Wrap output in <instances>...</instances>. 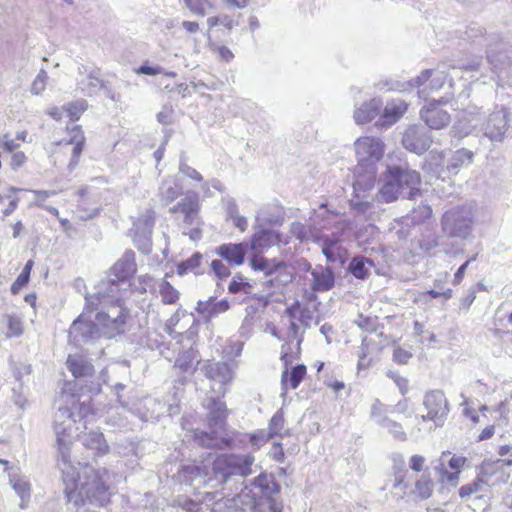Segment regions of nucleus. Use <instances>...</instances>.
<instances>
[{"mask_svg": "<svg viewBox=\"0 0 512 512\" xmlns=\"http://www.w3.org/2000/svg\"><path fill=\"white\" fill-rule=\"evenodd\" d=\"M54 431L58 449V468L64 476L66 484L65 494L69 503L74 505L92 504L104 506L109 501L107 469H95L85 466L81 472L77 471L71 459L70 448L77 435L76 414L69 406L59 407L54 416Z\"/></svg>", "mask_w": 512, "mask_h": 512, "instance_id": "nucleus-1", "label": "nucleus"}, {"mask_svg": "<svg viewBox=\"0 0 512 512\" xmlns=\"http://www.w3.org/2000/svg\"><path fill=\"white\" fill-rule=\"evenodd\" d=\"M281 486L272 474L260 473L250 486H245L232 498L217 500L213 512H282V503L273 496Z\"/></svg>", "mask_w": 512, "mask_h": 512, "instance_id": "nucleus-2", "label": "nucleus"}, {"mask_svg": "<svg viewBox=\"0 0 512 512\" xmlns=\"http://www.w3.org/2000/svg\"><path fill=\"white\" fill-rule=\"evenodd\" d=\"M87 310L95 313L94 319L102 338L111 339L128 330L129 311L122 304V293L118 285L112 283L110 292L99 289L97 293L85 297Z\"/></svg>", "mask_w": 512, "mask_h": 512, "instance_id": "nucleus-3", "label": "nucleus"}, {"mask_svg": "<svg viewBox=\"0 0 512 512\" xmlns=\"http://www.w3.org/2000/svg\"><path fill=\"white\" fill-rule=\"evenodd\" d=\"M476 211L470 204L451 207L446 210L440 221L441 230L448 238L468 240L474 230Z\"/></svg>", "mask_w": 512, "mask_h": 512, "instance_id": "nucleus-4", "label": "nucleus"}, {"mask_svg": "<svg viewBox=\"0 0 512 512\" xmlns=\"http://www.w3.org/2000/svg\"><path fill=\"white\" fill-rule=\"evenodd\" d=\"M255 457L250 453H225L212 461L214 478L223 483L232 476L247 477L254 472Z\"/></svg>", "mask_w": 512, "mask_h": 512, "instance_id": "nucleus-5", "label": "nucleus"}, {"mask_svg": "<svg viewBox=\"0 0 512 512\" xmlns=\"http://www.w3.org/2000/svg\"><path fill=\"white\" fill-rule=\"evenodd\" d=\"M485 40L487 42V61L491 65L493 73L497 75V84L500 85L499 81L509 76L512 71L509 47L497 35H489Z\"/></svg>", "mask_w": 512, "mask_h": 512, "instance_id": "nucleus-6", "label": "nucleus"}, {"mask_svg": "<svg viewBox=\"0 0 512 512\" xmlns=\"http://www.w3.org/2000/svg\"><path fill=\"white\" fill-rule=\"evenodd\" d=\"M510 113L507 108L496 106L495 109L480 121V129L492 142H502L510 128Z\"/></svg>", "mask_w": 512, "mask_h": 512, "instance_id": "nucleus-7", "label": "nucleus"}, {"mask_svg": "<svg viewBox=\"0 0 512 512\" xmlns=\"http://www.w3.org/2000/svg\"><path fill=\"white\" fill-rule=\"evenodd\" d=\"M91 310H87V305L82 314L73 321L69 329V341L78 346L88 341L102 338L96 321L89 319Z\"/></svg>", "mask_w": 512, "mask_h": 512, "instance_id": "nucleus-8", "label": "nucleus"}, {"mask_svg": "<svg viewBox=\"0 0 512 512\" xmlns=\"http://www.w3.org/2000/svg\"><path fill=\"white\" fill-rule=\"evenodd\" d=\"M203 371L205 376L213 382L211 390L217 394V397H223L234 378L231 367L224 362H208L204 365Z\"/></svg>", "mask_w": 512, "mask_h": 512, "instance_id": "nucleus-9", "label": "nucleus"}, {"mask_svg": "<svg viewBox=\"0 0 512 512\" xmlns=\"http://www.w3.org/2000/svg\"><path fill=\"white\" fill-rule=\"evenodd\" d=\"M155 224V212L147 209L137 220L133 222V239L137 248L149 254L152 247V232Z\"/></svg>", "mask_w": 512, "mask_h": 512, "instance_id": "nucleus-10", "label": "nucleus"}, {"mask_svg": "<svg viewBox=\"0 0 512 512\" xmlns=\"http://www.w3.org/2000/svg\"><path fill=\"white\" fill-rule=\"evenodd\" d=\"M354 147L359 165L369 166L372 164L376 166L384 153V144L377 137H359L355 141Z\"/></svg>", "mask_w": 512, "mask_h": 512, "instance_id": "nucleus-11", "label": "nucleus"}, {"mask_svg": "<svg viewBox=\"0 0 512 512\" xmlns=\"http://www.w3.org/2000/svg\"><path fill=\"white\" fill-rule=\"evenodd\" d=\"M136 270L135 253L131 250L126 251L111 268V276L113 277L103 283L99 289L110 292V285L115 283L118 285V289L121 292L120 285L126 284L130 277L135 274Z\"/></svg>", "mask_w": 512, "mask_h": 512, "instance_id": "nucleus-12", "label": "nucleus"}, {"mask_svg": "<svg viewBox=\"0 0 512 512\" xmlns=\"http://www.w3.org/2000/svg\"><path fill=\"white\" fill-rule=\"evenodd\" d=\"M424 405L427 409V415H423L422 419L431 420L436 426H442L449 412L445 394L441 390L427 392L424 397Z\"/></svg>", "mask_w": 512, "mask_h": 512, "instance_id": "nucleus-13", "label": "nucleus"}, {"mask_svg": "<svg viewBox=\"0 0 512 512\" xmlns=\"http://www.w3.org/2000/svg\"><path fill=\"white\" fill-rule=\"evenodd\" d=\"M431 142L429 131L421 125L408 127L402 139L403 146L418 155L425 153L430 148Z\"/></svg>", "mask_w": 512, "mask_h": 512, "instance_id": "nucleus-14", "label": "nucleus"}, {"mask_svg": "<svg viewBox=\"0 0 512 512\" xmlns=\"http://www.w3.org/2000/svg\"><path fill=\"white\" fill-rule=\"evenodd\" d=\"M199 211V195L195 191H188L184 198L169 209L170 213H181L185 225L198 224Z\"/></svg>", "mask_w": 512, "mask_h": 512, "instance_id": "nucleus-15", "label": "nucleus"}, {"mask_svg": "<svg viewBox=\"0 0 512 512\" xmlns=\"http://www.w3.org/2000/svg\"><path fill=\"white\" fill-rule=\"evenodd\" d=\"M79 78H77V87L87 96H94L104 87V81L100 79V69L81 65L78 67Z\"/></svg>", "mask_w": 512, "mask_h": 512, "instance_id": "nucleus-16", "label": "nucleus"}, {"mask_svg": "<svg viewBox=\"0 0 512 512\" xmlns=\"http://www.w3.org/2000/svg\"><path fill=\"white\" fill-rule=\"evenodd\" d=\"M0 464L5 466V471H9V484L11 485L16 495L20 498L19 507L21 509L27 508L30 502L32 492L31 483L29 479L16 471H10L11 468L9 466L8 461L0 459Z\"/></svg>", "mask_w": 512, "mask_h": 512, "instance_id": "nucleus-17", "label": "nucleus"}, {"mask_svg": "<svg viewBox=\"0 0 512 512\" xmlns=\"http://www.w3.org/2000/svg\"><path fill=\"white\" fill-rule=\"evenodd\" d=\"M391 170L403 190V198L412 199L419 194L420 174L417 171L400 166H393Z\"/></svg>", "mask_w": 512, "mask_h": 512, "instance_id": "nucleus-18", "label": "nucleus"}, {"mask_svg": "<svg viewBox=\"0 0 512 512\" xmlns=\"http://www.w3.org/2000/svg\"><path fill=\"white\" fill-rule=\"evenodd\" d=\"M376 166L370 164L369 166L359 165L354 170V183H353V194L366 195V192L373 189L376 181Z\"/></svg>", "mask_w": 512, "mask_h": 512, "instance_id": "nucleus-19", "label": "nucleus"}, {"mask_svg": "<svg viewBox=\"0 0 512 512\" xmlns=\"http://www.w3.org/2000/svg\"><path fill=\"white\" fill-rule=\"evenodd\" d=\"M501 460L496 461H484L479 469L477 477L486 486H497L506 482V474L502 469Z\"/></svg>", "mask_w": 512, "mask_h": 512, "instance_id": "nucleus-20", "label": "nucleus"}, {"mask_svg": "<svg viewBox=\"0 0 512 512\" xmlns=\"http://www.w3.org/2000/svg\"><path fill=\"white\" fill-rule=\"evenodd\" d=\"M250 266L255 271L263 272L266 276L278 274L284 276L282 282L288 283L292 281V274L286 273V264L284 262L270 261L262 256L255 255L250 260Z\"/></svg>", "mask_w": 512, "mask_h": 512, "instance_id": "nucleus-21", "label": "nucleus"}, {"mask_svg": "<svg viewBox=\"0 0 512 512\" xmlns=\"http://www.w3.org/2000/svg\"><path fill=\"white\" fill-rule=\"evenodd\" d=\"M421 118L431 129H441L450 123V115L437 103H430L421 110Z\"/></svg>", "mask_w": 512, "mask_h": 512, "instance_id": "nucleus-22", "label": "nucleus"}, {"mask_svg": "<svg viewBox=\"0 0 512 512\" xmlns=\"http://www.w3.org/2000/svg\"><path fill=\"white\" fill-rule=\"evenodd\" d=\"M399 182H397L391 167H388L387 172L384 176V183L376 195L378 202L390 203L403 197V190L400 189Z\"/></svg>", "mask_w": 512, "mask_h": 512, "instance_id": "nucleus-23", "label": "nucleus"}, {"mask_svg": "<svg viewBox=\"0 0 512 512\" xmlns=\"http://www.w3.org/2000/svg\"><path fill=\"white\" fill-rule=\"evenodd\" d=\"M481 112L479 109H475L474 112H469L463 118L459 119L452 127L450 133L457 139H462L471 134L482 120Z\"/></svg>", "mask_w": 512, "mask_h": 512, "instance_id": "nucleus-24", "label": "nucleus"}, {"mask_svg": "<svg viewBox=\"0 0 512 512\" xmlns=\"http://www.w3.org/2000/svg\"><path fill=\"white\" fill-rule=\"evenodd\" d=\"M311 289L323 293L331 290L335 284V275L330 267L317 266L311 271Z\"/></svg>", "mask_w": 512, "mask_h": 512, "instance_id": "nucleus-25", "label": "nucleus"}, {"mask_svg": "<svg viewBox=\"0 0 512 512\" xmlns=\"http://www.w3.org/2000/svg\"><path fill=\"white\" fill-rule=\"evenodd\" d=\"M247 246L246 243L222 244L216 248L215 253L230 265H241L244 262Z\"/></svg>", "mask_w": 512, "mask_h": 512, "instance_id": "nucleus-26", "label": "nucleus"}, {"mask_svg": "<svg viewBox=\"0 0 512 512\" xmlns=\"http://www.w3.org/2000/svg\"><path fill=\"white\" fill-rule=\"evenodd\" d=\"M220 397L212 396L206 404L208 412V424L210 428H221L225 424L228 415L226 404L219 400Z\"/></svg>", "mask_w": 512, "mask_h": 512, "instance_id": "nucleus-27", "label": "nucleus"}, {"mask_svg": "<svg viewBox=\"0 0 512 512\" xmlns=\"http://www.w3.org/2000/svg\"><path fill=\"white\" fill-rule=\"evenodd\" d=\"M194 438L199 445L207 448L224 449L235 447L233 439L218 436L216 431L205 432L196 430L194 432Z\"/></svg>", "mask_w": 512, "mask_h": 512, "instance_id": "nucleus-28", "label": "nucleus"}, {"mask_svg": "<svg viewBox=\"0 0 512 512\" xmlns=\"http://www.w3.org/2000/svg\"><path fill=\"white\" fill-rule=\"evenodd\" d=\"M281 234L272 229H261L254 233L251 240V248L257 252H262L278 243H280Z\"/></svg>", "mask_w": 512, "mask_h": 512, "instance_id": "nucleus-29", "label": "nucleus"}, {"mask_svg": "<svg viewBox=\"0 0 512 512\" xmlns=\"http://www.w3.org/2000/svg\"><path fill=\"white\" fill-rule=\"evenodd\" d=\"M200 363L198 352L192 346L179 352L176 357L174 367L179 369L180 372L192 375Z\"/></svg>", "mask_w": 512, "mask_h": 512, "instance_id": "nucleus-30", "label": "nucleus"}, {"mask_svg": "<svg viewBox=\"0 0 512 512\" xmlns=\"http://www.w3.org/2000/svg\"><path fill=\"white\" fill-rule=\"evenodd\" d=\"M82 445L93 451L94 455H103L108 452L109 446L100 431H89L79 436Z\"/></svg>", "mask_w": 512, "mask_h": 512, "instance_id": "nucleus-31", "label": "nucleus"}, {"mask_svg": "<svg viewBox=\"0 0 512 512\" xmlns=\"http://www.w3.org/2000/svg\"><path fill=\"white\" fill-rule=\"evenodd\" d=\"M68 370L75 378L92 376L94 366L82 355H69L66 361Z\"/></svg>", "mask_w": 512, "mask_h": 512, "instance_id": "nucleus-32", "label": "nucleus"}, {"mask_svg": "<svg viewBox=\"0 0 512 512\" xmlns=\"http://www.w3.org/2000/svg\"><path fill=\"white\" fill-rule=\"evenodd\" d=\"M321 245L322 253L326 257L328 262H336L340 257V245L339 237L332 235H318L317 241H314Z\"/></svg>", "mask_w": 512, "mask_h": 512, "instance_id": "nucleus-33", "label": "nucleus"}, {"mask_svg": "<svg viewBox=\"0 0 512 512\" xmlns=\"http://www.w3.org/2000/svg\"><path fill=\"white\" fill-rule=\"evenodd\" d=\"M287 338L288 342L282 346L281 351V359L283 360L284 364L292 363L293 356H292V347L291 343L293 340H296V352L299 353L300 351V345L303 340V337L299 335V326L294 320H290L288 331H287Z\"/></svg>", "mask_w": 512, "mask_h": 512, "instance_id": "nucleus-34", "label": "nucleus"}, {"mask_svg": "<svg viewBox=\"0 0 512 512\" xmlns=\"http://www.w3.org/2000/svg\"><path fill=\"white\" fill-rule=\"evenodd\" d=\"M382 102L379 99H371L358 107L354 112V119L357 124H365L374 119L380 112Z\"/></svg>", "mask_w": 512, "mask_h": 512, "instance_id": "nucleus-35", "label": "nucleus"}, {"mask_svg": "<svg viewBox=\"0 0 512 512\" xmlns=\"http://www.w3.org/2000/svg\"><path fill=\"white\" fill-rule=\"evenodd\" d=\"M196 309L206 320L209 321L217 315L226 312L229 309V303L224 299L215 302L210 298L207 301H199Z\"/></svg>", "mask_w": 512, "mask_h": 512, "instance_id": "nucleus-36", "label": "nucleus"}, {"mask_svg": "<svg viewBox=\"0 0 512 512\" xmlns=\"http://www.w3.org/2000/svg\"><path fill=\"white\" fill-rule=\"evenodd\" d=\"M289 364H285V366L287 367ZM305 375L306 366L303 364L293 367L290 373L286 368L281 375L282 390L287 391L288 388L293 390L298 388Z\"/></svg>", "mask_w": 512, "mask_h": 512, "instance_id": "nucleus-37", "label": "nucleus"}, {"mask_svg": "<svg viewBox=\"0 0 512 512\" xmlns=\"http://www.w3.org/2000/svg\"><path fill=\"white\" fill-rule=\"evenodd\" d=\"M473 159L474 153L471 150L461 148L452 154L446 169L450 173L457 174L462 167L470 165Z\"/></svg>", "mask_w": 512, "mask_h": 512, "instance_id": "nucleus-38", "label": "nucleus"}, {"mask_svg": "<svg viewBox=\"0 0 512 512\" xmlns=\"http://www.w3.org/2000/svg\"><path fill=\"white\" fill-rule=\"evenodd\" d=\"M182 191V187L178 184L174 177H168L161 183L159 187V197L164 205L174 201Z\"/></svg>", "mask_w": 512, "mask_h": 512, "instance_id": "nucleus-39", "label": "nucleus"}, {"mask_svg": "<svg viewBox=\"0 0 512 512\" xmlns=\"http://www.w3.org/2000/svg\"><path fill=\"white\" fill-rule=\"evenodd\" d=\"M407 104L403 100H394L384 108L381 125H392L406 112Z\"/></svg>", "mask_w": 512, "mask_h": 512, "instance_id": "nucleus-40", "label": "nucleus"}, {"mask_svg": "<svg viewBox=\"0 0 512 512\" xmlns=\"http://www.w3.org/2000/svg\"><path fill=\"white\" fill-rule=\"evenodd\" d=\"M143 407L145 412H143L141 418L144 421L157 420L166 412L165 403L151 397L145 398Z\"/></svg>", "mask_w": 512, "mask_h": 512, "instance_id": "nucleus-41", "label": "nucleus"}, {"mask_svg": "<svg viewBox=\"0 0 512 512\" xmlns=\"http://www.w3.org/2000/svg\"><path fill=\"white\" fill-rule=\"evenodd\" d=\"M185 477H188L191 481V484L197 482L198 484H207L212 481V477H209V472L207 471V466H198V465H188L183 469Z\"/></svg>", "mask_w": 512, "mask_h": 512, "instance_id": "nucleus-42", "label": "nucleus"}, {"mask_svg": "<svg viewBox=\"0 0 512 512\" xmlns=\"http://www.w3.org/2000/svg\"><path fill=\"white\" fill-rule=\"evenodd\" d=\"M372 261L364 257H355L349 263L348 270L358 279H366L370 275Z\"/></svg>", "mask_w": 512, "mask_h": 512, "instance_id": "nucleus-43", "label": "nucleus"}, {"mask_svg": "<svg viewBox=\"0 0 512 512\" xmlns=\"http://www.w3.org/2000/svg\"><path fill=\"white\" fill-rule=\"evenodd\" d=\"M65 397L67 398L66 403H70L72 405L71 408L73 411L78 409L76 416L79 417V421L86 419L89 415L94 413L90 397H85L83 400L79 399L77 400V403L74 395H65Z\"/></svg>", "mask_w": 512, "mask_h": 512, "instance_id": "nucleus-44", "label": "nucleus"}, {"mask_svg": "<svg viewBox=\"0 0 512 512\" xmlns=\"http://www.w3.org/2000/svg\"><path fill=\"white\" fill-rule=\"evenodd\" d=\"M290 233L301 242L317 241L318 233L301 222H293L290 226Z\"/></svg>", "mask_w": 512, "mask_h": 512, "instance_id": "nucleus-45", "label": "nucleus"}, {"mask_svg": "<svg viewBox=\"0 0 512 512\" xmlns=\"http://www.w3.org/2000/svg\"><path fill=\"white\" fill-rule=\"evenodd\" d=\"M433 482L429 476L423 475L415 483V488L412 491L421 500L428 499L433 492Z\"/></svg>", "mask_w": 512, "mask_h": 512, "instance_id": "nucleus-46", "label": "nucleus"}, {"mask_svg": "<svg viewBox=\"0 0 512 512\" xmlns=\"http://www.w3.org/2000/svg\"><path fill=\"white\" fill-rule=\"evenodd\" d=\"M162 302L165 304H175L180 293L168 281L162 280L158 286Z\"/></svg>", "mask_w": 512, "mask_h": 512, "instance_id": "nucleus-47", "label": "nucleus"}, {"mask_svg": "<svg viewBox=\"0 0 512 512\" xmlns=\"http://www.w3.org/2000/svg\"><path fill=\"white\" fill-rule=\"evenodd\" d=\"M72 136L68 141L69 144H73L72 157L73 159H79L80 154L83 151V146L85 142L84 134L80 128V126H74L71 130Z\"/></svg>", "mask_w": 512, "mask_h": 512, "instance_id": "nucleus-48", "label": "nucleus"}, {"mask_svg": "<svg viewBox=\"0 0 512 512\" xmlns=\"http://www.w3.org/2000/svg\"><path fill=\"white\" fill-rule=\"evenodd\" d=\"M202 254L199 252L194 253L190 258L180 262L177 265V273L179 275L187 274L188 272L198 273L197 268L200 266Z\"/></svg>", "mask_w": 512, "mask_h": 512, "instance_id": "nucleus-49", "label": "nucleus"}, {"mask_svg": "<svg viewBox=\"0 0 512 512\" xmlns=\"http://www.w3.org/2000/svg\"><path fill=\"white\" fill-rule=\"evenodd\" d=\"M350 206L358 215H367L371 213L373 204L372 202L366 200V195H358L353 194V197L350 200Z\"/></svg>", "mask_w": 512, "mask_h": 512, "instance_id": "nucleus-50", "label": "nucleus"}, {"mask_svg": "<svg viewBox=\"0 0 512 512\" xmlns=\"http://www.w3.org/2000/svg\"><path fill=\"white\" fill-rule=\"evenodd\" d=\"M377 424L388 430V432L396 439L400 441L406 440V433L403 431L402 426L392 421L389 418H382L377 420Z\"/></svg>", "mask_w": 512, "mask_h": 512, "instance_id": "nucleus-51", "label": "nucleus"}, {"mask_svg": "<svg viewBox=\"0 0 512 512\" xmlns=\"http://www.w3.org/2000/svg\"><path fill=\"white\" fill-rule=\"evenodd\" d=\"M434 69H426L423 70L420 75H418L416 78L410 80L406 84H403L401 86L396 87L395 89L404 91V90H410L412 88H420L423 86L434 74Z\"/></svg>", "mask_w": 512, "mask_h": 512, "instance_id": "nucleus-52", "label": "nucleus"}, {"mask_svg": "<svg viewBox=\"0 0 512 512\" xmlns=\"http://www.w3.org/2000/svg\"><path fill=\"white\" fill-rule=\"evenodd\" d=\"M88 104L85 100H78L72 103H69L67 106L63 107L64 111L67 113L71 121L78 120L80 115L87 109Z\"/></svg>", "mask_w": 512, "mask_h": 512, "instance_id": "nucleus-53", "label": "nucleus"}, {"mask_svg": "<svg viewBox=\"0 0 512 512\" xmlns=\"http://www.w3.org/2000/svg\"><path fill=\"white\" fill-rule=\"evenodd\" d=\"M8 331L6 336L8 338L19 337L23 334L22 321L18 316L6 315Z\"/></svg>", "mask_w": 512, "mask_h": 512, "instance_id": "nucleus-54", "label": "nucleus"}, {"mask_svg": "<svg viewBox=\"0 0 512 512\" xmlns=\"http://www.w3.org/2000/svg\"><path fill=\"white\" fill-rule=\"evenodd\" d=\"M485 491H486V486L477 477L475 481H473L472 483L463 485L459 489V496L461 498H465V497H469L470 495H472L474 493H483Z\"/></svg>", "mask_w": 512, "mask_h": 512, "instance_id": "nucleus-55", "label": "nucleus"}, {"mask_svg": "<svg viewBox=\"0 0 512 512\" xmlns=\"http://www.w3.org/2000/svg\"><path fill=\"white\" fill-rule=\"evenodd\" d=\"M284 428V416L282 411L276 412L270 422L268 427V433L270 434L271 438H273L275 435H280L282 437L281 431Z\"/></svg>", "mask_w": 512, "mask_h": 512, "instance_id": "nucleus-56", "label": "nucleus"}, {"mask_svg": "<svg viewBox=\"0 0 512 512\" xmlns=\"http://www.w3.org/2000/svg\"><path fill=\"white\" fill-rule=\"evenodd\" d=\"M179 172L185 177L190 178L194 181H203V177L201 176V174L196 169L187 164L186 157L184 154H182L180 157Z\"/></svg>", "mask_w": 512, "mask_h": 512, "instance_id": "nucleus-57", "label": "nucleus"}, {"mask_svg": "<svg viewBox=\"0 0 512 512\" xmlns=\"http://www.w3.org/2000/svg\"><path fill=\"white\" fill-rule=\"evenodd\" d=\"M174 504L186 512H200L202 507L201 504L197 501L189 499L184 496H179L174 500Z\"/></svg>", "mask_w": 512, "mask_h": 512, "instance_id": "nucleus-58", "label": "nucleus"}, {"mask_svg": "<svg viewBox=\"0 0 512 512\" xmlns=\"http://www.w3.org/2000/svg\"><path fill=\"white\" fill-rule=\"evenodd\" d=\"M47 81L48 74L44 69H41L31 85V93L34 95L42 93L46 88Z\"/></svg>", "mask_w": 512, "mask_h": 512, "instance_id": "nucleus-59", "label": "nucleus"}, {"mask_svg": "<svg viewBox=\"0 0 512 512\" xmlns=\"http://www.w3.org/2000/svg\"><path fill=\"white\" fill-rule=\"evenodd\" d=\"M434 74L432 75V79L429 82V85L425 87L421 92H425L427 88L430 90H439L443 85L447 78V75L444 70L434 69Z\"/></svg>", "mask_w": 512, "mask_h": 512, "instance_id": "nucleus-60", "label": "nucleus"}, {"mask_svg": "<svg viewBox=\"0 0 512 512\" xmlns=\"http://www.w3.org/2000/svg\"><path fill=\"white\" fill-rule=\"evenodd\" d=\"M186 6L196 15L205 16L206 8L210 6L208 0H184Z\"/></svg>", "mask_w": 512, "mask_h": 512, "instance_id": "nucleus-61", "label": "nucleus"}, {"mask_svg": "<svg viewBox=\"0 0 512 512\" xmlns=\"http://www.w3.org/2000/svg\"><path fill=\"white\" fill-rule=\"evenodd\" d=\"M271 439L270 434L268 431L265 430H259L251 435H249V441L252 444V446L259 449L262 445H264L268 440Z\"/></svg>", "mask_w": 512, "mask_h": 512, "instance_id": "nucleus-62", "label": "nucleus"}, {"mask_svg": "<svg viewBox=\"0 0 512 512\" xmlns=\"http://www.w3.org/2000/svg\"><path fill=\"white\" fill-rule=\"evenodd\" d=\"M13 375L17 381H22L24 376L30 375L32 372V368L30 364L27 363H12Z\"/></svg>", "mask_w": 512, "mask_h": 512, "instance_id": "nucleus-63", "label": "nucleus"}, {"mask_svg": "<svg viewBox=\"0 0 512 512\" xmlns=\"http://www.w3.org/2000/svg\"><path fill=\"white\" fill-rule=\"evenodd\" d=\"M212 271L219 279H225L230 275L229 268L222 262V260L215 259L210 264Z\"/></svg>", "mask_w": 512, "mask_h": 512, "instance_id": "nucleus-64", "label": "nucleus"}]
</instances>
